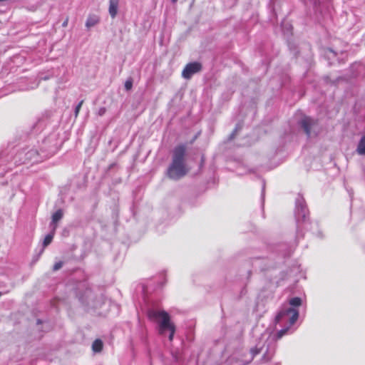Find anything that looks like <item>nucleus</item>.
I'll return each instance as SVG.
<instances>
[{
	"label": "nucleus",
	"instance_id": "obj_1",
	"mask_svg": "<svg viewBox=\"0 0 365 365\" xmlns=\"http://www.w3.org/2000/svg\"><path fill=\"white\" fill-rule=\"evenodd\" d=\"M185 147L179 145L173 150V162L168 169L170 178L178 180L187 174L188 168L185 163Z\"/></svg>",
	"mask_w": 365,
	"mask_h": 365
},
{
	"label": "nucleus",
	"instance_id": "obj_2",
	"mask_svg": "<svg viewBox=\"0 0 365 365\" xmlns=\"http://www.w3.org/2000/svg\"><path fill=\"white\" fill-rule=\"evenodd\" d=\"M299 317V312L297 309L292 307H284L276 317L277 322H289V327L286 329H282L278 332V338H281L297 320Z\"/></svg>",
	"mask_w": 365,
	"mask_h": 365
},
{
	"label": "nucleus",
	"instance_id": "obj_3",
	"mask_svg": "<svg viewBox=\"0 0 365 365\" xmlns=\"http://www.w3.org/2000/svg\"><path fill=\"white\" fill-rule=\"evenodd\" d=\"M150 319L156 321L159 324V331L163 334L166 330L172 329L174 325L170 319V317L165 311H150L148 314Z\"/></svg>",
	"mask_w": 365,
	"mask_h": 365
},
{
	"label": "nucleus",
	"instance_id": "obj_4",
	"mask_svg": "<svg viewBox=\"0 0 365 365\" xmlns=\"http://www.w3.org/2000/svg\"><path fill=\"white\" fill-rule=\"evenodd\" d=\"M270 337V333L268 331L264 332L260 339V341L256 345L255 348L251 349L250 350V357L248 360L245 361L244 365H249L250 361H251L255 356L259 354L260 352L264 351L265 343L268 341Z\"/></svg>",
	"mask_w": 365,
	"mask_h": 365
},
{
	"label": "nucleus",
	"instance_id": "obj_5",
	"mask_svg": "<svg viewBox=\"0 0 365 365\" xmlns=\"http://www.w3.org/2000/svg\"><path fill=\"white\" fill-rule=\"evenodd\" d=\"M202 66L198 62H192L187 64L182 72V76L185 79H190L192 75L200 71Z\"/></svg>",
	"mask_w": 365,
	"mask_h": 365
},
{
	"label": "nucleus",
	"instance_id": "obj_6",
	"mask_svg": "<svg viewBox=\"0 0 365 365\" xmlns=\"http://www.w3.org/2000/svg\"><path fill=\"white\" fill-rule=\"evenodd\" d=\"M109 3V14L113 19L118 13L119 0H110Z\"/></svg>",
	"mask_w": 365,
	"mask_h": 365
},
{
	"label": "nucleus",
	"instance_id": "obj_7",
	"mask_svg": "<svg viewBox=\"0 0 365 365\" xmlns=\"http://www.w3.org/2000/svg\"><path fill=\"white\" fill-rule=\"evenodd\" d=\"M313 123V120L308 117L304 118L301 121L302 126L308 135H310V128Z\"/></svg>",
	"mask_w": 365,
	"mask_h": 365
},
{
	"label": "nucleus",
	"instance_id": "obj_8",
	"mask_svg": "<svg viewBox=\"0 0 365 365\" xmlns=\"http://www.w3.org/2000/svg\"><path fill=\"white\" fill-rule=\"evenodd\" d=\"M274 353V346L271 345L270 344H268L266 346V349L264 350V353L263 355L264 360L265 361H269L272 359Z\"/></svg>",
	"mask_w": 365,
	"mask_h": 365
},
{
	"label": "nucleus",
	"instance_id": "obj_9",
	"mask_svg": "<svg viewBox=\"0 0 365 365\" xmlns=\"http://www.w3.org/2000/svg\"><path fill=\"white\" fill-rule=\"evenodd\" d=\"M63 215V212L61 210H58L53 214L52 220L51 223V226L52 227V228L53 227L54 225L57 226V222L62 219Z\"/></svg>",
	"mask_w": 365,
	"mask_h": 365
},
{
	"label": "nucleus",
	"instance_id": "obj_10",
	"mask_svg": "<svg viewBox=\"0 0 365 365\" xmlns=\"http://www.w3.org/2000/svg\"><path fill=\"white\" fill-rule=\"evenodd\" d=\"M99 21V19L97 16H89L86 22V26L89 29L96 26Z\"/></svg>",
	"mask_w": 365,
	"mask_h": 365
},
{
	"label": "nucleus",
	"instance_id": "obj_11",
	"mask_svg": "<svg viewBox=\"0 0 365 365\" xmlns=\"http://www.w3.org/2000/svg\"><path fill=\"white\" fill-rule=\"evenodd\" d=\"M56 227H57V226L54 225L53 229H52L51 232L50 234L47 235L45 237L44 240L43 242V247H46V246H48L52 242V240L53 238L54 232H55V230H56Z\"/></svg>",
	"mask_w": 365,
	"mask_h": 365
},
{
	"label": "nucleus",
	"instance_id": "obj_12",
	"mask_svg": "<svg viewBox=\"0 0 365 365\" xmlns=\"http://www.w3.org/2000/svg\"><path fill=\"white\" fill-rule=\"evenodd\" d=\"M26 160L28 161L37 162L38 152L36 150H31L26 154Z\"/></svg>",
	"mask_w": 365,
	"mask_h": 365
},
{
	"label": "nucleus",
	"instance_id": "obj_13",
	"mask_svg": "<svg viewBox=\"0 0 365 365\" xmlns=\"http://www.w3.org/2000/svg\"><path fill=\"white\" fill-rule=\"evenodd\" d=\"M356 151L359 155H365V135L361 138Z\"/></svg>",
	"mask_w": 365,
	"mask_h": 365
},
{
	"label": "nucleus",
	"instance_id": "obj_14",
	"mask_svg": "<svg viewBox=\"0 0 365 365\" xmlns=\"http://www.w3.org/2000/svg\"><path fill=\"white\" fill-rule=\"evenodd\" d=\"M93 350L95 352H99L102 350L103 348V342L100 339H96L94 341L92 345Z\"/></svg>",
	"mask_w": 365,
	"mask_h": 365
},
{
	"label": "nucleus",
	"instance_id": "obj_15",
	"mask_svg": "<svg viewBox=\"0 0 365 365\" xmlns=\"http://www.w3.org/2000/svg\"><path fill=\"white\" fill-rule=\"evenodd\" d=\"M289 304L294 307H299L302 304V300L299 297H294L289 300Z\"/></svg>",
	"mask_w": 365,
	"mask_h": 365
},
{
	"label": "nucleus",
	"instance_id": "obj_16",
	"mask_svg": "<svg viewBox=\"0 0 365 365\" xmlns=\"http://www.w3.org/2000/svg\"><path fill=\"white\" fill-rule=\"evenodd\" d=\"M297 216L298 217H305V209L304 208V207L302 205L300 206V210H299V207L297 205Z\"/></svg>",
	"mask_w": 365,
	"mask_h": 365
},
{
	"label": "nucleus",
	"instance_id": "obj_17",
	"mask_svg": "<svg viewBox=\"0 0 365 365\" xmlns=\"http://www.w3.org/2000/svg\"><path fill=\"white\" fill-rule=\"evenodd\" d=\"M132 86H133L132 81L128 80V81H125V88L126 90L128 91V90L131 89Z\"/></svg>",
	"mask_w": 365,
	"mask_h": 365
},
{
	"label": "nucleus",
	"instance_id": "obj_18",
	"mask_svg": "<svg viewBox=\"0 0 365 365\" xmlns=\"http://www.w3.org/2000/svg\"><path fill=\"white\" fill-rule=\"evenodd\" d=\"M168 331H170L169 339L171 341V340H173V338L174 336L175 327H173L172 329H169Z\"/></svg>",
	"mask_w": 365,
	"mask_h": 365
},
{
	"label": "nucleus",
	"instance_id": "obj_19",
	"mask_svg": "<svg viewBox=\"0 0 365 365\" xmlns=\"http://www.w3.org/2000/svg\"><path fill=\"white\" fill-rule=\"evenodd\" d=\"M83 103V101H81V102L78 104V106H76V110H75V115H76V116H77V115H78V113H79V110H80V109H81V106H82Z\"/></svg>",
	"mask_w": 365,
	"mask_h": 365
},
{
	"label": "nucleus",
	"instance_id": "obj_20",
	"mask_svg": "<svg viewBox=\"0 0 365 365\" xmlns=\"http://www.w3.org/2000/svg\"><path fill=\"white\" fill-rule=\"evenodd\" d=\"M63 263L61 262H56L53 266V270L56 271L62 267Z\"/></svg>",
	"mask_w": 365,
	"mask_h": 365
},
{
	"label": "nucleus",
	"instance_id": "obj_21",
	"mask_svg": "<svg viewBox=\"0 0 365 365\" xmlns=\"http://www.w3.org/2000/svg\"><path fill=\"white\" fill-rule=\"evenodd\" d=\"M105 112H106V109L103 108H101V109L99 110V111H98V114H99L100 115H103V114L105 113Z\"/></svg>",
	"mask_w": 365,
	"mask_h": 365
},
{
	"label": "nucleus",
	"instance_id": "obj_22",
	"mask_svg": "<svg viewBox=\"0 0 365 365\" xmlns=\"http://www.w3.org/2000/svg\"><path fill=\"white\" fill-rule=\"evenodd\" d=\"M172 1H173V2H176L177 1V0H172Z\"/></svg>",
	"mask_w": 365,
	"mask_h": 365
}]
</instances>
